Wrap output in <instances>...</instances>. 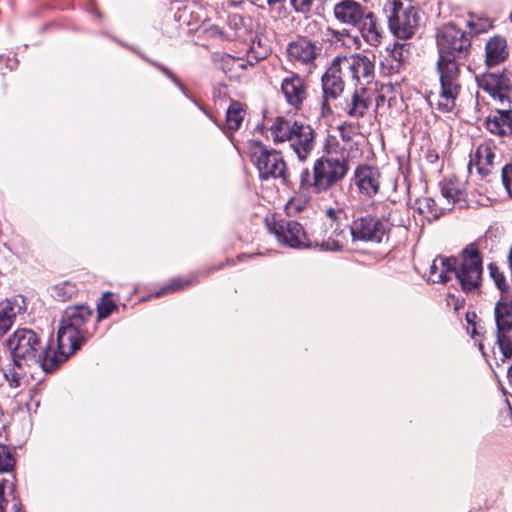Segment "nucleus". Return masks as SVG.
<instances>
[{
    "label": "nucleus",
    "instance_id": "obj_1",
    "mask_svg": "<svg viewBox=\"0 0 512 512\" xmlns=\"http://www.w3.org/2000/svg\"><path fill=\"white\" fill-rule=\"evenodd\" d=\"M439 59L437 62L440 86L427 96L428 102L441 112H451L461 91L460 70L457 60L470 46L465 33L452 24L442 26L437 33Z\"/></svg>",
    "mask_w": 512,
    "mask_h": 512
},
{
    "label": "nucleus",
    "instance_id": "obj_2",
    "mask_svg": "<svg viewBox=\"0 0 512 512\" xmlns=\"http://www.w3.org/2000/svg\"><path fill=\"white\" fill-rule=\"evenodd\" d=\"M6 345L12 360L41 371H50L57 362L64 360L61 356L59 359L52 357L48 344L32 329L18 328L7 338Z\"/></svg>",
    "mask_w": 512,
    "mask_h": 512
},
{
    "label": "nucleus",
    "instance_id": "obj_3",
    "mask_svg": "<svg viewBox=\"0 0 512 512\" xmlns=\"http://www.w3.org/2000/svg\"><path fill=\"white\" fill-rule=\"evenodd\" d=\"M92 311L88 306H70L64 311L58 333V352L66 359L80 348L86 332L85 324L91 318Z\"/></svg>",
    "mask_w": 512,
    "mask_h": 512
},
{
    "label": "nucleus",
    "instance_id": "obj_4",
    "mask_svg": "<svg viewBox=\"0 0 512 512\" xmlns=\"http://www.w3.org/2000/svg\"><path fill=\"white\" fill-rule=\"evenodd\" d=\"M348 167L343 159L323 156L317 159L313 166V178L308 169H304L300 175V188L307 190L312 188L316 193L327 191L333 185L341 181L347 174Z\"/></svg>",
    "mask_w": 512,
    "mask_h": 512
},
{
    "label": "nucleus",
    "instance_id": "obj_5",
    "mask_svg": "<svg viewBox=\"0 0 512 512\" xmlns=\"http://www.w3.org/2000/svg\"><path fill=\"white\" fill-rule=\"evenodd\" d=\"M495 344L493 356L497 364L512 359V301L501 298L494 306Z\"/></svg>",
    "mask_w": 512,
    "mask_h": 512
},
{
    "label": "nucleus",
    "instance_id": "obj_6",
    "mask_svg": "<svg viewBox=\"0 0 512 512\" xmlns=\"http://www.w3.org/2000/svg\"><path fill=\"white\" fill-rule=\"evenodd\" d=\"M390 31L399 39H408L415 34L420 16L415 7L402 0H388L385 5Z\"/></svg>",
    "mask_w": 512,
    "mask_h": 512
},
{
    "label": "nucleus",
    "instance_id": "obj_7",
    "mask_svg": "<svg viewBox=\"0 0 512 512\" xmlns=\"http://www.w3.org/2000/svg\"><path fill=\"white\" fill-rule=\"evenodd\" d=\"M245 149L257 166L261 178H280L286 182L287 167L279 152L267 149L260 141L254 139L245 143Z\"/></svg>",
    "mask_w": 512,
    "mask_h": 512
},
{
    "label": "nucleus",
    "instance_id": "obj_8",
    "mask_svg": "<svg viewBox=\"0 0 512 512\" xmlns=\"http://www.w3.org/2000/svg\"><path fill=\"white\" fill-rule=\"evenodd\" d=\"M454 276L464 291L478 288L482 281L483 263L480 252L474 245L467 246L456 258Z\"/></svg>",
    "mask_w": 512,
    "mask_h": 512
},
{
    "label": "nucleus",
    "instance_id": "obj_9",
    "mask_svg": "<svg viewBox=\"0 0 512 512\" xmlns=\"http://www.w3.org/2000/svg\"><path fill=\"white\" fill-rule=\"evenodd\" d=\"M266 226L282 245L295 249L314 247L315 241L308 237L302 225L296 221L266 218Z\"/></svg>",
    "mask_w": 512,
    "mask_h": 512
},
{
    "label": "nucleus",
    "instance_id": "obj_10",
    "mask_svg": "<svg viewBox=\"0 0 512 512\" xmlns=\"http://www.w3.org/2000/svg\"><path fill=\"white\" fill-rule=\"evenodd\" d=\"M352 242L371 241L379 243L390 229L388 220L371 216L358 218L352 223Z\"/></svg>",
    "mask_w": 512,
    "mask_h": 512
},
{
    "label": "nucleus",
    "instance_id": "obj_11",
    "mask_svg": "<svg viewBox=\"0 0 512 512\" xmlns=\"http://www.w3.org/2000/svg\"><path fill=\"white\" fill-rule=\"evenodd\" d=\"M32 369H34V366L14 360L2 367L4 379L8 387L15 392V395H18L30 385V380L33 378Z\"/></svg>",
    "mask_w": 512,
    "mask_h": 512
},
{
    "label": "nucleus",
    "instance_id": "obj_12",
    "mask_svg": "<svg viewBox=\"0 0 512 512\" xmlns=\"http://www.w3.org/2000/svg\"><path fill=\"white\" fill-rule=\"evenodd\" d=\"M345 56L344 68L349 69L350 80L360 84L370 83L374 77V60L362 53Z\"/></svg>",
    "mask_w": 512,
    "mask_h": 512
},
{
    "label": "nucleus",
    "instance_id": "obj_13",
    "mask_svg": "<svg viewBox=\"0 0 512 512\" xmlns=\"http://www.w3.org/2000/svg\"><path fill=\"white\" fill-rule=\"evenodd\" d=\"M320 50L319 46L305 37L290 42L286 48L289 61L298 65H309L313 63L320 53Z\"/></svg>",
    "mask_w": 512,
    "mask_h": 512
},
{
    "label": "nucleus",
    "instance_id": "obj_14",
    "mask_svg": "<svg viewBox=\"0 0 512 512\" xmlns=\"http://www.w3.org/2000/svg\"><path fill=\"white\" fill-rule=\"evenodd\" d=\"M289 143L297 158L304 162L314 149L315 131L309 125L298 123Z\"/></svg>",
    "mask_w": 512,
    "mask_h": 512
},
{
    "label": "nucleus",
    "instance_id": "obj_15",
    "mask_svg": "<svg viewBox=\"0 0 512 512\" xmlns=\"http://www.w3.org/2000/svg\"><path fill=\"white\" fill-rule=\"evenodd\" d=\"M381 174L378 168L370 165H361L354 172V183L360 193L372 197L380 188Z\"/></svg>",
    "mask_w": 512,
    "mask_h": 512
},
{
    "label": "nucleus",
    "instance_id": "obj_16",
    "mask_svg": "<svg viewBox=\"0 0 512 512\" xmlns=\"http://www.w3.org/2000/svg\"><path fill=\"white\" fill-rule=\"evenodd\" d=\"M480 88L487 92L494 100H498L502 106L508 101V79L502 74L487 73L477 78Z\"/></svg>",
    "mask_w": 512,
    "mask_h": 512
},
{
    "label": "nucleus",
    "instance_id": "obj_17",
    "mask_svg": "<svg viewBox=\"0 0 512 512\" xmlns=\"http://www.w3.org/2000/svg\"><path fill=\"white\" fill-rule=\"evenodd\" d=\"M25 309V300L22 296H16L0 302V337L10 330L17 315L23 313Z\"/></svg>",
    "mask_w": 512,
    "mask_h": 512
},
{
    "label": "nucleus",
    "instance_id": "obj_18",
    "mask_svg": "<svg viewBox=\"0 0 512 512\" xmlns=\"http://www.w3.org/2000/svg\"><path fill=\"white\" fill-rule=\"evenodd\" d=\"M281 90L287 103L296 109L302 105L307 97L305 82L296 74H292L283 79Z\"/></svg>",
    "mask_w": 512,
    "mask_h": 512
},
{
    "label": "nucleus",
    "instance_id": "obj_19",
    "mask_svg": "<svg viewBox=\"0 0 512 512\" xmlns=\"http://www.w3.org/2000/svg\"><path fill=\"white\" fill-rule=\"evenodd\" d=\"M495 152L496 146L492 142L485 141L481 143L471 157L470 165L476 166L479 174L483 176L488 175L494 165Z\"/></svg>",
    "mask_w": 512,
    "mask_h": 512
},
{
    "label": "nucleus",
    "instance_id": "obj_20",
    "mask_svg": "<svg viewBox=\"0 0 512 512\" xmlns=\"http://www.w3.org/2000/svg\"><path fill=\"white\" fill-rule=\"evenodd\" d=\"M365 14L361 4L354 0H343L334 6V15L343 24L356 26Z\"/></svg>",
    "mask_w": 512,
    "mask_h": 512
},
{
    "label": "nucleus",
    "instance_id": "obj_21",
    "mask_svg": "<svg viewBox=\"0 0 512 512\" xmlns=\"http://www.w3.org/2000/svg\"><path fill=\"white\" fill-rule=\"evenodd\" d=\"M457 259L454 257H436L429 270L428 280L432 283H446L456 271Z\"/></svg>",
    "mask_w": 512,
    "mask_h": 512
},
{
    "label": "nucleus",
    "instance_id": "obj_22",
    "mask_svg": "<svg viewBox=\"0 0 512 512\" xmlns=\"http://www.w3.org/2000/svg\"><path fill=\"white\" fill-rule=\"evenodd\" d=\"M371 102L372 97L370 90L361 87L355 90L350 99L346 100L344 109L349 117L358 119L365 115Z\"/></svg>",
    "mask_w": 512,
    "mask_h": 512
},
{
    "label": "nucleus",
    "instance_id": "obj_23",
    "mask_svg": "<svg viewBox=\"0 0 512 512\" xmlns=\"http://www.w3.org/2000/svg\"><path fill=\"white\" fill-rule=\"evenodd\" d=\"M350 242H352V226H337L326 240L321 243L315 241L314 247L327 251H341L346 249Z\"/></svg>",
    "mask_w": 512,
    "mask_h": 512
},
{
    "label": "nucleus",
    "instance_id": "obj_24",
    "mask_svg": "<svg viewBox=\"0 0 512 512\" xmlns=\"http://www.w3.org/2000/svg\"><path fill=\"white\" fill-rule=\"evenodd\" d=\"M330 133L332 134L333 141L341 140L348 144L352 159H357L361 156V149L357 141L359 136L356 132V128L352 124L343 123L334 128Z\"/></svg>",
    "mask_w": 512,
    "mask_h": 512
},
{
    "label": "nucleus",
    "instance_id": "obj_25",
    "mask_svg": "<svg viewBox=\"0 0 512 512\" xmlns=\"http://www.w3.org/2000/svg\"><path fill=\"white\" fill-rule=\"evenodd\" d=\"M487 129L496 135L505 136L512 133V110L497 109L486 119Z\"/></svg>",
    "mask_w": 512,
    "mask_h": 512
},
{
    "label": "nucleus",
    "instance_id": "obj_26",
    "mask_svg": "<svg viewBox=\"0 0 512 512\" xmlns=\"http://www.w3.org/2000/svg\"><path fill=\"white\" fill-rule=\"evenodd\" d=\"M356 26L359 28L363 39L370 46L377 47L381 43L382 30L373 13H366Z\"/></svg>",
    "mask_w": 512,
    "mask_h": 512
},
{
    "label": "nucleus",
    "instance_id": "obj_27",
    "mask_svg": "<svg viewBox=\"0 0 512 512\" xmlns=\"http://www.w3.org/2000/svg\"><path fill=\"white\" fill-rule=\"evenodd\" d=\"M297 125L296 121L292 122L283 117H277L268 129L270 137L275 143L289 142Z\"/></svg>",
    "mask_w": 512,
    "mask_h": 512
},
{
    "label": "nucleus",
    "instance_id": "obj_28",
    "mask_svg": "<svg viewBox=\"0 0 512 512\" xmlns=\"http://www.w3.org/2000/svg\"><path fill=\"white\" fill-rule=\"evenodd\" d=\"M335 68H327L322 76V89L325 99H336L344 91L345 83L336 75Z\"/></svg>",
    "mask_w": 512,
    "mask_h": 512
},
{
    "label": "nucleus",
    "instance_id": "obj_29",
    "mask_svg": "<svg viewBox=\"0 0 512 512\" xmlns=\"http://www.w3.org/2000/svg\"><path fill=\"white\" fill-rule=\"evenodd\" d=\"M441 196L446 201V205L443 206L451 209V206L462 202L465 198L463 183L458 180L444 181L441 185Z\"/></svg>",
    "mask_w": 512,
    "mask_h": 512
},
{
    "label": "nucleus",
    "instance_id": "obj_30",
    "mask_svg": "<svg viewBox=\"0 0 512 512\" xmlns=\"http://www.w3.org/2000/svg\"><path fill=\"white\" fill-rule=\"evenodd\" d=\"M508 56L506 41L501 37H494L486 44V63L492 67L504 61Z\"/></svg>",
    "mask_w": 512,
    "mask_h": 512
},
{
    "label": "nucleus",
    "instance_id": "obj_31",
    "mask_svg": "<svg viewBox=\"0 0 512 512\" xmlns=\"http://www.w3.org/2000/svg\"><path fill=\"white\" fill-rule=\"evenodd\" d=\"M415 209L426 217L438 218L449 207H438L436 201L430 197H420L415 201Z\"/></svg>",
    "mask_w": 512,
    "mask_h": 512
},
{
    "label": "nucleus",
    "instance_id": "obj_32",
    "mask_svg": "<svg viewBox=\"0 0 512 512\" xmlns=\"http://www.w3.org/2000/svg\"><path fill=\"white\" fill-rule=\"evenodd\" d=\"M246 111L244 106L239 102H232L226 112V129L228 131H236L240 128Z\"/></svg>",
    "mask_w": 512,
    "mask_h": 512
},
{
    "label": "nucleus",
    "instance_id": "obj_33",
    "mask_svg": "<svg viewBox=\"0 0 512 512\" xmlns=\"http://www.w3.org/2000/svg\"><path fill=\"white\" fill-rule=\"evenodd\" d=\"M324 151L329 156L335 155L337 156L336 158L343 159L344 162L353 160L352 156L350 155V148H348V144L342 142L341 140L333 141L331 133H329L326 138Z\"/></svg>",
    "mask_w": 512,
    "mask_h": 512
},
{
    "label": "nucleus",
    "instance_id": "obj_34",
    "mask_svg": "<svg viewBox=\"0 0 512 512\" xmlns=\"http://www.w3.org/2000/svg\"><path fill=\"white\" fill-rule=\"evenodd\" d=\"M116 309L117 305L112 299V294L110 292H105L101 301L97 305V317L98 319L107 318Z\"/></svg>",
    "mask_w": 512,
    "mask_h": 512
},
{
    "label": "nucleus",
    "instance_id": "obj_35",
    "mask_svg": "<svg viewBox=\"0 0 512 512\" xmlns=\"http://www.w3.org/2000/svg\"><path fill=\"white\" fill-rule=\"evenodd\" d=\"M16 460L10 448L6 445L0 444V472H12Z\"/></svg>",
    "mask_w": 512,
    "mask_h": 512
},
{
    "label": "nucleus",
    "instance_id": "obj_36",
    "mask_svg": "<svg viewBox=\"0 0 512 512\" xmlns=\"http://www.w3.org/2000/svg\"><path fill=\"white\" fill-rule=\"evenodd\" d=\"M346 56L335 57L328 68H335L336 75L340 76V79L345 83V80H350L349 69H345Z\"/></svg>",
    "mask_w": 512,
    "mask_h": 512
},
{
    "label": "nucleus",
    "instance_id": "obj_37",
    "mask_svg": "<svg viewBox=\"0 0 512 512\" xmlns=\"http://www.w3.org/2000/svg\"><path fill=\"white\" fill-rule=\"evenodd\" d=\"M467 26L474 34L485 32L491 27V22L488 19L479 18L477 20L470 19Z\"/></svg>",
    "mask_w": 512,
    "mask_h": 512
},
{
    "label": "nucleus",
    "instance_id": "obj_38",
    "mask_svg": "<svg viewBox=\"0 0 512 512\" xmlns=\"http://www.w3.org/2000/svg\"><path fill=\"white\" fill-rule=\"evenodd\" d=\"M188 285L187 281H183L181 279H173L169 282V284L165 287H163L160 291L156 293V297L163 296L169 292H173L176 290H179L183 288L184 286Z\"/></svg>",
    "mask_w": 512,
    "mask_h": 512
},
{
    "label": "nucleus",
    "instance_id": "obj_39",
    "mask_svg": "<svg viewBox=\"0 0 512 512\" xmlns=\"http://www.w3.org/2000/svg\"><path fill=\"white\" fill-rule=\"evenodd\" d=\"M502 181L507 190V193L512 197V165H506L502 169Z\"/></svg>",
    "mask_w": 512,
    "mask_h": 512
},
{
    "label": "nucleus",
    "instance_id": "obj_40",
    "mask_svg": "<svg viewBox=\"0 0 512 512\" xmlns=\"http://www.w3.org/2000/svg\"><path fill=\"white\" fill-rule=\"evenodd\" d=\"M314 0H290L296 12L307 13L310 11Z\"/></svg>",
    "mask_w": 512,
    "mask_h": 512
},
{
    "label": "nucleus",
    "instance_id": "obj_41",
    "mask_svg": "<svg viewBox=\"0 0 512 512\" xmlns=\"http://www.w3.org/2000/svg\"><path fill=\"white\" fill-rule=\"evenodd\" d=\"M490 272H491V276L493 277L497 287L499 289H502L503 286L505 285L504 276L496 268H493L492 265H490Z\"/></svg>",
    "mask_w": 512,
    "mask_h": 512
},
{
    "label": "nucleus",
    "instance_id": "obj_42",
    "mask_svg": "<svg viewBox=\"0 0 512 512\" xmlns=\"http://www.w3.org/2000/svg\"><path fill=\"white\" fill-rule=\"evenodd\" d=\"M303 208V205L302 204H298V201L296 199H291L288 204L286 205V210L288 212V214H291L292 211H296V212H299L301 211Z\"/></svg>",
    "mask_w": 512,
    "mask_h": 512
},
{
    "label": "nucleus",
    "instance_id": "obj_43",
    "mask_svg": "<svg viewBox=\"0 0 512 512\" xmlns=\"http://www.w3.org/2000/svg\"><path fill=\"white\" fill-rule=\"evenodd\" d=\"M5 480H0V512H5V499H4V491H5Z\"/></svg>",
    "mask_w": 512,
    "mask_h": 512
},
{
    "label": "nucleus",
    "instance_id": "obj_44",
    "mask_svg": "<svg viewBox=\"0 0 512 512\" xmlns=\"http://www.w3.org/2000/svg\"><path fill=\"white\" fill-rule=\"evenodd\" d=\"M340 214L341 210H337L334 208H329L326 210V215L331 221L337 220Z\"/></svg>",
    "mask_w": 512,
    "mask_h": 512
},
{
    "label": "nucleus",
    "instance_id": "obj_45",
    "mask_svg": "<svg viewBox=\"0 0 512 512\" xmlns=\"http://www.w3.org/2000/svg\"><path fill=\"white\" fill-rule=\"evenodd\" d=\"M227 63H231L232 65H236L240 68H244V63H243V60L241 59H237V58H234V57H231V56H227V60H226Z\"/></svg>",
    "mask_w": 512,
    "mask_h": 512
},
{
    "label": "nucleus",
    "instance_id": "obj_46",
    "mask_svg": "<svg viewBox=\"0 0 512 512\" xmlns=\"http://www.w3.org/2000/svg\"><path fill=\"white\" fill-rule=\"evenodd\" d=\"M208 32H209L212 36H216V35H218V34H221V31H220L219 27H218V26H215V25L211 26V27L209 28Z\"/></svg>",
    "mask_w": 512,
    "mask_h": 512
},
{
    "label": "nucleus",
    "instance_id": "obj_47",
    "mask_svg": "<svg viewBox=\"0 0 512 512\" xmlns=\"http://www.w3.org/2000/svg\"><path fill=\"white\" fill-rule=\"evenodd\" d=\"M467 332H468L469 334H471V336H472V337H474V336L477 334V331H476V324H475V323H473L472 325H469V326L467 327Z\"/></svg>",
    "mask_w": 512,
    "mask_h": 512
},
{
    "label": "nucleus",
    "instance_id": "obj_48",
    "mask_svg": "<svg viewBox=\"0 0 512 512\" xmlns=\"http://www.w3.org/2000/svg\"><path fill=\"white\" fill-rule=\"evenodd\" d=\"M476 318V314L475 313H467L466 314V320L468 322L469 325H472L474 322V319Z\"/></svg>",
    "mask_w": 512,
    "mask_h": 512
},
{
    "label": "nucleus",
    "instance_id": "obj_49",
    "mask_svg": "<svg viewBox=\"0 0 512 512\" xmlns=\"http://www.w3.org/2000/svg\"><path fill=\"white\" fill-rule=\"evenodd\" d=\"M507 378L510 384H512V365L508 368Z\"/></svg>",
    "mask_w": 512,
    "mask_h": 512
},
{
    "label": "nucleus",
    "instance_id": "obj_50",
    "mask_svg": "<svg viewBox=\"0 0 512 512\" xmlns=\"http://www.w3.org/2000/svg\"><path fill=\"white\" fill-rule=\"evenodd\" d=\"M508 262H509L510 268L512 269V245H511V248L509 251Z\"/></svg>",
    "mask_w": 512,
    "mask_h": 512
},
{
    "label": "nucleus",
    "instance_id": "obj_51",
    "mask_svg": "<svg viewBox=\"0 0 512 512\" xmlns=\"http://www.w3.org/2000/svg\"><path fill=\"white\" fill-rule=\"evenodd\" d=\"M392 55L395 59H398V57L400 58L401 53L398 52L397 49H394Z\"/></svg>",
    "mask_w": 512,
    "mask_h": 512
},
{
    "label": "nucleus",
    "instance_id": "obj_52",
    "mask_svg": "<svg viewBox=\"0 0 512 512\" xmlns=\"http://www.w3.org/2000/svg\"><path fill=\"white\" fill-rule=\"evenodd\" d=\"M283 0H267L268 4L273 5L282 2Z\"/></svg>",
    "mask_w": 512,
    "mask_h": 512
},
{
    "label": "nucleus",
    "instance_id": "obj_53",
    "mask_svg": "<svg viewBox=\"0 0 512 512\" xmlns=\"http://www.w3.org/2000/svg\"><path fill=\"white\" fill-rule=\"evenodd\" d=\"M242 3V0H231V4L232 5H238V4H241Z\"/></svg>",
    "mask_w": 512,
    "mask_h": 512
},
{
    "label": "nucleus",
    "instance_id": "obj_54",
    "mask_svg": "<svg viewBox=\"0 0 512 512\" xmlns=\"http://www.w3.org/2000/svg\"><path fill=\"white\" fill-rule=\"evenodd\" d=\"M163 71H164V72H165L169 77H172V75L170 74V72H169V71H167V70H165V69H163Z\"/></svg>",
    "mask_w": 512,
    "mask_h": 512
},
{
    "label": "nucleus",
    "instance_id": "obj_55",
    "mask_svg": "<svg viewBox=\"0 0 512 512\" xmlns=\"http://www.w3.org/2000/svg\"><path fill=\"white\" fill-rule=\"evenodd\" d=\"M510 20L512 21V13L510 14Z\"/></svg>",
    "mask_w": 512,
    "mask_h": 512
}]
</instances>
